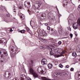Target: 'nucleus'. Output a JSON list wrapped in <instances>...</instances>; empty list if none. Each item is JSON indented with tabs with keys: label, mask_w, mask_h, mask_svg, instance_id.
<instances>
[{
	"label": "nucleus",
	"mask_w": 80,
	"mask_h": 80,
	"mask_svg": "<svg viewBox=\"0 0 80 80\" xmlns=\"http://www.w3.org/2000/svg\"><path fill=\"white\" fill-rule=\"evenodd\" d=\"M21 80H23V79H21Z\"/></svg>",
	"instance_id": "nucleus-58"
},
{
	"label": "nucleus",
	"mask_w": 80,
	"mask_h": 80,
	"mask_svg": "<svg viewBox=\"0 0 80 80\" xmlns=\"http://www.w3.org/2000/svg\"><path fill=\"white\" fill-rule=\"evenodd\" d=\"M59 28H62V27L61 25H60Z\"/></svg>",
	"instance_id": "nucleus-51"
},
{
	"label": "nucleus",
	"mask_w": 80,
	"mask_h": 80,
	"mask_svg": "<svg viewBox=\"0 0 80 80\" xmlns=\"http://www.w3.org/2000/svg\"><path fill=\"white\" fill-rule=\"evenodd\" d=\"M13 80H19V78L17 77H15L13 78Z\"/></svg>",
	"instance_id": "nucleus-32"
},
{
	"label": "nucleus",
	"mask_w": 80,
	"mask_h": 80,
	"mask_svg": "<svg viewBox=\"0 0 80 80\" xmlns=\"http://www.w3.org/2000/svg\"><path fill=\"white\" fill-rule=\"evenodd\" d=\"M25 8H30V3L28 2H26L24 3Z\"/></svg>",
	"instance_id": "nucleus-7"
},
{
	"label": "nucleus",
	"mask_w": 80,
	"mask_h": 80,
	"mask_svg": "<svg viewBox=\"0 0 80 80\" xmlns=\"http://www.w3.org/2000/svg\"><path fill=\"white\" fill-rule=\"evenodd\" d=\"M0 53L1 54V56L0 55V60L2 58H3L4 57L7 56L8 54H7V52L5 50H1L0 51Z\"/></svg>",
	"instance_id": "nucleus-2"
},
{
	"label": "nucleus",
	"mask_w": 80,
	"mask_h": 80,
	"mask_svg": "<svg viewBox=\"0 0 80 80\" xmlns=\"http://www.w3.org/2000/svg\"><path fill=\"white\" fill-rule=\"evenodd\" d=\"M67 29L68 30H70V31H71V28H70V26L68 27Z\"/></svg>",
	"instance_id": "nucleus-35"
},
{
	"label": "nucleus",
	"mask_w": 80,
	"mask_h": 80,
	"mask_svg": "<svg viewBox=\"0 0 80 80\" xmlns=\"http://www.w3.org/2000/svg\"><path fill=\"white\" fill-rule=\"evenodd\" d=\"M61 51V50L60 48H57L55 49V50H54L55 52H59Z\"/></svg>",
	"instance_id": "nucleus-15"
},
{
	"label": "nucleus",
	"mask_w": 80,
	"mask_h": 80,
	"mask_svg": "<svg viewBox=\"0 0 80 80\" xmlns=\"http://www.w3.org/2000/svg\"><path fill=\"white\" fill-rule=\"evenodd\" d=\"M32 66H31V67H33V65L32 64Z\"/></svg>",
	"instance_id": "nucleus-53"
},
{
	"label": "nucleus",
	"mask_w": 80,
	"mask_h": 80,
	"mask_svg": "<svg viewBox=\"0 0 80 80\" xmlns=\"http://www.w3.org/2000/svg\"><path fill=\"white\" fill-rule=\"evenodd\" d=\"M18 15L20 17L21 19L22 20H24V18H25V16H24L23 14H22L20 11H18Z\"/></svg>",
	"instance_id": "nucleus-6"
},
{
	"label": "nucleus",
	"mask_w": 80,
	"mask_h": 80,
	"mask_svg": "<svg viewBox=\"0 0 80 80\" xmlns=\"http://www.w3.org/2000/svg\"><path fill=\"white\" fill-rule=\"evenodd\" d=\"M7 16H8V17H10V14H8L7 15Z\"/></svg>",
	"instance_id": "nucleus-50"
},
{
	"label": "nucleus",
	"mask_w": 80,
	"mask_h": 80,
	"mask_svg": "<svg viewBox=\"0 0 80 80\" xmlns=\"http://www.w3.org/2000/svg\"><path fill=\"white\" fill-rule=\"evenodd\" d=\"M41 6V4H38V7L35 6V5L33 6V8H34V10L38 9Z\"/></svg>",
	"instance_id": "nucleus-14"
},
{
	"label": "nucleus",
	"mask_w": 80,
	"mask_h": 80,
	"mask_svg": "<svg viewBox=\"0 0 80 80\" xmlns=\"http://www.w3.org/2000/svg\"><path fill=\"white\" fill-rule=\"evenodd\" d=\"M58 45H61L62 44V42L61 41H59L58 42Z\"/></svg>",
	"instance_id": "nucleus-41"
},
{
	"label": "nucleus",
	"mask_w": 80,
	"mask_h": 80,
	"mask_svg": "<svg viewBox=\"0 0 80 80\" xmlns=\"http://www.w3.org/2000/svg\"><path fill=\"white\" fill-rule=\"evenodd\" d=\"M41 18L43 20V19H45V18H46V14H41Z\"/></svg>",
	"instance_id": "nucleus-16"
},
{
	"label": "nucleus",
	"mask_w": 80,
	"mask_h": 80,
	"mask_svg": "<svg viewBox=\"0 0 80 80\" xmlns=\"http://www.w3.org/2000/svg\"><path fill=\"white\" fill-rule=\"evenodd\" d=\"M0 43H2V45H6L7 44V40L5 38H2Z\"/></svg>",
	"instance_id": "nucleus-8"
},
{
	"label": "nucleus",
	"mask_w": 80,
	"mask_h": 80,
	"mask_svg": "<svg viewBox=\"0 0 80 80\" xmlns=\"http://www.w3.org/2000/svg\"><path fill=\"white\" fill-rule=\"evenodd\" d=\"M38 12H37V13H38Z\"/></svg>",
	"instance_id": "nucleus-57"
},
{
	"label": "nucleus",
	"mask_w": 80,
	"mask_h": 80,
	"mask_svg": "<svg viewBox=\"0 0 80 80\" xmlns=\"http://www.w3.org/2000/svg\"><path fill=\"white\" fill-rule=\"evenodd\" d=\"M72 56H73L74 57H76L77 56V53L75 52H73L72 54Z\"/></svg>",
	"instance_id": "nucleus-18"
},
{
	"label": "nucleus",
	"mask_w": 80,
	"mask_h": 80,
	"mask_svg": "<svg viewBox=\"0 0 80 80\" xmlns=\"http://www.w3.org/2000/svg\"><path fill=\"white\" fill-rule=\"evenodd\" d=\"M31 21L30 22V24L31 27H32V24H31Z\"/></svg>",
	"instance_id": "nucleus-52"
},
{
	"label": "nucleus",
	"mask_w": 80,
	"mask_h": 80,
	"mask_svg": "<svg viewBox=\"0 0 80 80\" xmlns=\"http://www.w3.org/2000/svg\"><path fill=\"white\" fill-rule=\"evenodd\" d=\"M78 23L77 22L74 23L72 25V27L74 30H76V29L78 28Z\"/></svg>",
	"instance_id": "nucleus-12"
},
{
	"label": "nucleus",
	"mask_w": 80,
	"mask_h": 80,
	"mask_svg": "<svg viewBox=\"0 0 80 80\" xmlns=\"http://www.w3.org/2000/svg\"><path fill=\"white\" fill-rule=\"evenodd\" d=\"M58 66L60 68H63V65H62L61 64H59Z\"/></svg>",
	"instance_id": "nucleus-30"
},
{
	"label": "nucleus",
	"mask_w": 80,
	"mask_h": 80,
	"mask_svg": "<svg viewBox=\"0 0 80 80\" xmlns=\"http://www.w3.org/2000/svg\"><path fill=\"white\" fill-rule=\"evenodd\" d=\"M42 63L43 65L47 64V60L45 58L43 59L42 60Z\"/></svg>",
	"instance_id": "nucleus-10"
},
{
	"label": "nucleus",
	"mask_w": 80,
	"mask_h": 80,
	"mask_svg": "<svg viewBox=\"0 0 80 80\" xmlns=\"http://www.w3.org/2000/svg\"><path fill=\"white\" fill-rule=\"evenodd\" d=\"M28 80H32V79H29Z\"/></svg>",
	"instance_id": "nucleus-54"
},
{
	"label": "nucleus",
	"mask_w": 80,
	"mask_h": 80,
	"mask_svg": "<svg viewBox=\"0 0 80 80\" xmlns=\"http://www.w3.org/2000/svg\"><path fill=\"white\" fill-rule=\"evenodd\" d=\"M21 76L23 77H24V78H27V76H26V75H22Z\"/></svg>",
	"instance_id": "nucleus-33"
},
{
	"label": "nucleus",
	"mask_w": 80,
	"mask_h": 80,
	"mask_svg": "<svg viewBox=\"0 0 80 80\" xmlns=\"http://www.w3.org/2000/svg\"><path fill=\"white\" fill-rule=\"evenodd\" d=\"M71 71H72V72H73V70H74V68H71L70 69Z\"/></svg>",
	"instance_id": "nucleus-38"
},
{
	"label": "nucleus",
	"mask_w": 80,
	"mask_h": 80,
	"mask_svg": "<svg viewBox=\"0 0 80 80\" xmlns=\"http://www.w3.org/2000/svg\"><path fill=\"white\" fill-rule=\"evenodd\" d=\"M65 53V51H62V52L61 53V54L60 55H58V56H57V57H62V56L63 54H64Z\"/></svg>",
	"instance_id": "nucleus-22"
},
{
	"label": "nucleus",
	"mask_w": 80,
	"mask_h": 80,
	"mask_svg": "<svg viewBox=\"0 0 80 80\" xmlns=\"http://www.w3.org/2000/svg\"><path fill=\"white\" fill-rule=\"evenodd\" d=\"M20 32L21 33H25V30H21L20 31Z\"/></svg>",
	"instance_id": "nucleus-26"
},
{
	"label": "nucleus",
	"mask_w": 80,
	"mask_h": 80,
	"mask_svg": "<svg viewBox=\"0 0 80 80\" xmlns=\"http://www.w3.org/2000/svg\"><path fill=\"white\" fill-rule=\"evenodd\" d=\"M48 49L50 52H52V48L50 47H48Z\"/></svg>",
	"instance_id": "nucleus-28"
},
{
	"label": "nucleus",
	"mask_w": 80,
	"mask_h": 80,
	"mask_svg": "<svg viewBox=\"0 0 80 80\" xmlns=\"http://www.w3.org/2000/svg\"><path fill=\"white\" fill-rule=\"evenodd\" d=\"M45 25H46V26H47V25H48V24L47 23H45Z\"/></svg>",
	"instance_id": "nucleus-48"
},
{
	"label": "nucleus",
	"mask_w": 80,
	"mask_h": 80,
	"mask_svg": "<svg viewBox=\"0 0 80 80\" xmlns=\"http://www.w3.org/2000/svg\"><path fill=\"white\" fill-rule=\"evenodd\" d=\"M51 33L52 34H54V33H55V32H56V31H55L54 30H53V29L52 28H51Z\"/></svg>",
	"instance_id": "nucleus-21"
},
{
	"label": "nucleus",
	"mask_w": 80,
	"mask_h": 80,
	"mask_svg": "<svg viewBox=\"0 0 80 80\" xmlns=\"http://www.w3.org/2000/svg\"><path fill=\"white\" fill-rule=\"evenodd\" d=\"M13 11L14 12H15V8H14L13 10Z\"/></svg>",
	"instance_id": "nucleus-47"
},
{
	"label": "nucleus",
	"mask_w": 80,
	"mask_h": 80,
	"mask_svg": "<svg viewBox=\"0 0 80 80\" xmlns=\"http://www.w3.org/2000/svg\"><path fill=\"white\" fill-rule=\"evenodd\" d=\"M38 71L39 73L42 74L43 73H44V71L42 69V68L39 67L38 69Z\"/></svg>",
	"instance_id": "nucleus-11"
},
{
	"label": "nucleus",
	"mask_w": 80,
	"mask_h": 80,
	"mask_svg": "<svg viewBox=\"0 0 80 80\" xmlns=\"http://www.w3.org/2000/svg\"><path fill=\"white\" fill-rule=\"evenodd\" d=\"M70 36L71 38H72L73 37V34H70Z\"/></svg>",
	"instance_id": "nucleus-40"
},
{
	"label": "nucleus",
	"mask_w": 80,
	"mask_h": 80,
	"mask_svg": "<svg viewBox=\"0 0 80 80\" xmlns=\"http://www.w3.org/2000/svg\"><path fill=\"white\" fill-rule=\"evenodd\" d=\"M68 0H64L62 2L63 6L64 7H67V4H68Z\"/></svg>",
	"instance_id": "nucleus-9"
},
{
	"label": "nucleus",
	"mask_w": 80,
	"mask_h": 80,
	"mask_svg": "<svg viewBox=\"0 0 80 80\" xmlns=\"http://www.w3.org/2000/svg\"><path fill=\"white\" fill-rule=\"evenodd\" d=\"M50 55H53V52L52 51H50Z\"/></svg>",
	"instance_id": "nucleus-34"
},
{
	"label": "nucleus",
	"mask_w": 80,
	"mask_h": 80,
	"mask_svg": "<svg viewBox=\"0 0 80 80\" xmlns=\"http://www.w3.org/2000/svg\"><path fill=\"white\" fill-rule=\"evenodd\" d=\"M66 67H67V68H68V67H69V66L68 65H67V66H66Z\"/></svg>",
	"instance_id": "nucleus-49"
},
{
	"label": "nucleus",
	"mask_w": 80,
	"mask_h": 80,
	"mask_svg": "<svg viewBox=\"0 0 80 80\" xmlns=\"http://www.w3.org/2000/svg\"><path fill=\"white\" fill-rule=\"evenodd\" d=\"M42 40L44 42H47V40L44 39H42Z\"/></svg>",
	"instance_id": "nucleus-37"
},
{
	"label": "nucleus",
	"mask_w": 80,
	"mask_h": 80,
	"mask_svg": "<svg viewBox=\"0 0 80 80\" xmlns=\"http://www.w3.org/2000/svg\"><path fill=\"white\" fill-rule=\"evenodd\" d=\"M11 75V74L10 73H8L9 76L8 77V78H9V77Z\"/></svg>",
	"instance_id": "nucleus-44"
},
{
	"label": "nucleus",
	"mask_w": 80,
	"mask_h": 80,
	"mask_svg": "<svg viewBox=\"0 0 80 80\" xmlns=\"http://www.w3.org/2000/svg\"><path fill=\"white\" fill-rule=\"evenodd\" d=\"M4 18V22H6V23H8V22H10V20H9V19H8L7 18Z\"/></svg>",
	"instance_id": "nucleus-17"
},
{
	"label": "nucleus",
	"mask_w": 80,
	"mask_h": 80,
	"mask_svg": "<svg viewBox=\"0 0 80 80\" xmlns=\"http://www.w3.org/2000/svg\"><path fill=\"white\" fill-rule=\"evenodd\" d=\"M52 67L53 65L50 63L48 64V67L49 68H52Z\"/></svg>",
	"instance_id": "nucleus-19"
},
{
	"label": "nucleus",
	"mask_w": 80,
	"mask_h": 80,
	"mask_svg": "<svg viewBox=\"0 0 80 80\" xmlns=\"http://www.w3.org/2000/svg\"><path fill=\"white\" fill-rule=\"evenodd\" d=\"M5 30H6V32H8V33H10V32H13L12 29L10 28H6L5 29Z\"/></svg>",
	"instance_id": "nucleus-13"
},
{
	"label": "nucleus",
	"mask_w": 80,
	"mask_h": 80,
	"mask_svg": "<svg viewBox=\"0 0 80 80\" xmlns=\"http://www.w3.org/2000/svg\"><path fill=\"white\" fill-rule=\"evenodd\" d=\"M58 32L60 35H62V32L61 31L59 30Z\"/></svg>",
	"instance_id": "nucleus-31"
},
{
	"label": "nucleus",
	"mask_w": 80,
	"mask_h": 80,
	"mask_svg": "<svg viewBox=\"0 0 80 80\" xmlns=\"http://www.w3.org/2000/svg\"><path fill=\"white\" fill-rule=\"evenodd\" d=\"M19 8L20 10H21V9H22V7L20 6H19Z\"/></svg>",
	"instance_id": "nucleus-43"
},
{
	"label": "nucleus",
	"mask_w": 80,
	"mask_h": 80,
	"mask_svg": "<svg viewBox=\"0 0 80 80\" xmlns=\"http://www.w3.org/2000/svg\"><path fill=\"white\" fill-rule=\"evenodd\" d=\"M47 29L48 30H50V26H47Z\"/></svg>",
	"instance_id": "nucleus-39"
},
{
	"label": "nucleus",
	"mask_w": 80,
	"mask_h": 80,
	"mask_svg": "<svg viewBox=\"0 0 80 80\" xmlns=\"http://www.w3.org/2000/svg\"><path fill=\"white\" fill-rule=\"evenodd\" d=\"M79 52H80V49H79Z\"/></svg>",
	"instance_id": "nucleus-55"
},
{
	"label": "nucleus",
	"mask_w": 80,
	"mask_h": 80,
	"mask_svg": "<svg viewBox=\"0 0 80 80\" xmlns=\"http://www.w3.org/2000/svg\"><path fill=\"white\" fill-rule=\"evenodd\" d=\"M39 48L41 49H42L43 50H45V48L44 46H40Z\"/></svg>",
	"instance_id": "nucleus-25"
},
{
	"label": "nucleus",
	"mask_w": 80,
	"mask_h": 80,
	"mask_svg": "<svg viewBox=\"0 0 80 80\" xmlns=\"http://www.w3.org/2000/svg\"><path fill=\"white\" fill-rule=\"evenodd\" d=\"M60 75H61V73H60L58 72H55L53 74L52 76L53 77H54L55 78V77H56V78H58V80H61L60 79V78L58 77L59 76H60Z\"/></svg>",
	"instance_id": "nucleus-4"
},
{
	"label": "nucleus",
	"mask_w": 80,
	"mask_h": 80,
	"mask_svg": "<svg viewBox=\"0 0 80 80\" xmlns=\"http://www.w3.org/2000/svg\"><path fill=\"white\" fill-rule=\"evenodd\" d=\"M11 57H13L14 54H17L20 52V50L17 47L14 45H11L9 47Z\"/></svg>",
	"instance_id": "nucleus-1"
},
{
	"label": "nucleus",
	"mask_w": 80,
	"mask_h": 80,
	"mask_svg": "<svg viewBox=\"0 0 80 80\" xmlns=\"http://www.w3.org/2000/svg\"><path fill=\"white\" fill-rule=\"evenodd\" d=\"M54 41V39L53 38H50L49 40V42H51V43H53V42Z\"/></svg>",
	"instance_id": "nucleus-23"
},
{
	"label": "nucleus",
	"mask_w": 80,
	"mask_h": 80,
	"mask_svg": "<svg viewBox=\"0 0 80 80\" xmlns=\"http://www.w3.org/2000/svg\"><path fill=\"white\" fill-rule=\"evenodd\" d=\"M32 28L33 29V26L32 27Z\"/></svg>",
	"instance_id": "nucleus-56"
},
{
	"label": "nucleus",
	"mask_w": 80,
	"mask_h": 80,
	"mask_svg": "<svg viewBox=\"0 0 80 80\" xmlns=\"http://www.w3.org/2000/svg\"><path fill=\"white\" fill-rule=\"evenodd\" d=\"M78 39L77 38H74V42L77 43V42H78Z\"/></svg>",
	"instance_id": "nucleus-24"
},
{
	"label": "nucleus",
	"mask_w": 80,
	"mask_h": 80,
	"mask_svg": "<svg viewBox=\"0 0 80 80\" xmlns=\"http://www.w3.org/2000/svg\"><path fill=\"white\" fill-rule=\"evenodd\" d=\"M54 34H55L56 36H58V32H57L56 31L55 33H54Z\"/></svg>",
	"instance_id": "nucleus-36"
},
{
	"label": "nucleus",
	"mask_w": 80,
	"mask_h": 80,
	"mask_svg": "<svg viewBox=\"0 0 80 80\" xmlns=\"http://www.w3.org/2000/svg\"><path fill=\"white\" fill-rule=\"evenodd\" d=\"M41 79L42 80H50V79L46 78L45 77H42L41 78Z\"/></svg>",
	"instance_id": "nucleus-20"
},
{
	"label": "nucleus",
	"mask_w": 80,
	"mask_h": 80,
	"mask_svg": "<svg viewBox=\"0 0 80 80\" xmlns=\"http://www.w3.org/2000/svg\"><path fill=\"white\" fill-rule=\"evenodd\" d=\"M30 72L32 73V75H33V76L34 77V79L35 78H38V75L37 74V73L34 71L32 68H31L30 69Z\"/></svg>",
	"instance_id": "nucleus-3"
},
{
	"label": "nucleus",
	"mask_w": 80,
	"mask_h": 80,
	"mask_svg": "<svg viewBox=\"0 0 80 80\" xmlns=\"http://www.w3.org/2000/svg\"><path fill=\"white\" fill-rule=\"evenodd\" d=\"M38 34L40 35H44V37L47 35V34L46 33V31H43L42 30H40L39 32H38Z\"/></svg>",
	"instance_id": "nucleus-5"
},
{
	"label": "nucleus",
	"mask_w": 80,
	"mask_h": 80,
	"mask_svg": "<svg viewBox=\"0 0 80 80\" xmlns=\"http://www.w3.org/2000/svg\"><path fill=\"white\" fill-rule=\"evenodd\" d=\"M31 62L32 64H33V61L32 60H31Z\"/></svg>",
	"instance_id": "nucleus-45"
},
{
	"label": "nucleus",
	"mask_w": 80,
	"mask_h": 80,
	"mask_svg": "<svg viewBox=\"0 0 80 80\" xmlns=\"http://www.w3.org/2000/svg\"><path fill=\"white\" fill-rule=\"evenodd\" d=\"M77 23H78V25H80V18H79L78 19Z\"/></svg>",
	"instance_id": "nucleus-27"
},
{
	"label": "nucleus",
	"mask_w": 80,
	"mask_h": 80,
	"mask_svg": "<svg viewBox=\"0 0 80 80\" xmlns=\"http://www.w3.org/2000/svg\"><path fill=\"white\" fill-rule=\"evenodd\" d=\"M26 30H27L28 31H29V30H30V29H29V28H26Z\"/></svg>",
	"instance_id": "nucleus-42"
},
{
	"label": "nucleus",
	"mask_w": 80,
	"mask_h": 80,
	"mask_svg": "<svg viewBox=\"0 0 80 80\" xmlns=\"http://www.w3.org/2000/svg\"><path fill=\"white\" fill-rule=\"evenodd\" d=\"M0 8H1V10H3V9H5V7L4 6H1Z\"/></svg>",
	"instance_id": "nucleus-29"
},
{
	"label": "nucleus",
	"mask_w": 80,
	"mask_h": 80,
	"mask_svg": "<svg viewBox=\"0 0 80 80\" xmlns=\"http://www.w3.org/2000/svg\"><path fill=\"white\" fill-rule=\"evenodd\" d=\"M75 35H76V36H77V35H78V34H77V32H75Z\"/></svg>",
	"instance_id": "nucleus-46"
}]
</instances>
